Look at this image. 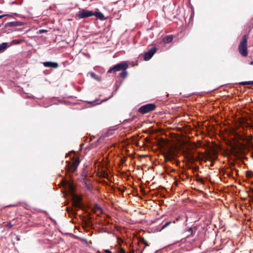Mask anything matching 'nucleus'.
I'll list each match as a JSON object with an SVG mask.
<instances>
[{"label":"nucleus","instance_id":"nucleus-9","mask_svg":"<svg viewBox=\"0 0 253 253\" xmlns=\"http://www.w3.org/2000/svg\"><path fill=\"white\" fill-rule=\"evenodd\" d=\"M183 155L189 162L194 161L195 160V158L190 151L187 150L184 151Z\"/></svg>","mask_w":253,"mask_h":253},{"label":"nucleus","instance_id":"nucleus-23","mask_svg":"<svg viewBox=\"0 0 253 253\" xmlns=\"http://www.w3.org/2000/svg\"><path fill=\"white\" fill-rule=\"evenodd\" d=\"M104 252L105 253H112V252L109 250H105Z\"/></svg>","mask_w":253,"mask_h":253},{"label":"nucleus","instance_id":"nucleus-21","mask_svg":"<svg viewBox=\"0 0 253 253\" xmlns=\"http://www.w3.org/2000/svg\"><path fill=\"white\" fill-rule=\"evenodd\" d=\"M132 121V119H126V120H125L124 122L125 123H130V122H131Z\"/></svg>","mask_w":253,"mask_h":253},{"label":"nucleus","instance_id":"nucleus-8","mask_svg":"<svg viewBox=\"0 0 253 253\" xmlns=\"http://www.w3.org/2000/svg\"><path fill=\"white\" fill-rule=\"evenodd\" d=\"M42 64L45 67L51 68L53 69H56L59 67V64L58 63L51 61L43 62L42 63Z\"/></svg>","mask_w":253,"mask_h":253},{"label":"nucleus","instance_id":"nucleus-4","mask_svg":"<svg viewBox=\"0 0 253 253\" xmlns=\"http://www.w3.org/2000/svg\"><path fill=\"white\" fill-rule=\"evenodd\" d=\"M156 105L153 103H149L141 106L138 110V112L141 114H145L154 111L156 109Z\"/></svg>","mask_w":253,"mask_h":253},{"label":"nucleus","instance_id":"nucleus-16","mask_svg":"<svg viewBox=\"0 0 253 253\" xmlns=\"http://www.w3.org/2000/svg\"><path fill=\"white\" fill-rule=\"evenodd\" d=\"M172 223H175V221H169V222H167L164 225H163V226L162 227V228L161 229V230L164 229L165 228H166V227L169 226Z\"/></svg>","mask_w":253,"mask_h":253},{"label":"nucleus","instance_id":"nucleus-18","mask_svg":"<svg viewBox=\"0 0 253 253\" xmlns=\"http://www.w3.org/2000/svg\"><path fill=\"white\" fill-rule=\"evenodd\" d=\"M249 149H250L251 150H252V153H251V157L252 158H253V145L252 144H250L249 146Z\"/></svg>","mask_w":253,"mask_h":253},{"label":"nucleus","instance_id":"nucleus-1","mask_svg":"<svg viewBox=\"0 0 253 253\" xmlns=\"http://www.w3.org/2000/svg\"><path fill=\"white\" fill-rule=\"evenodd\" d=\"M128 68V64L125 61H123L110 68L107 73L115 74L116 72L121 71L119 77L123 79H125L128 75L127 72L126 71Z\"/></svg>","mask_w":253,"mask_h":253},{"label":"nucleus","instance_id":"nucleus-30","mask_svg":"<svg viewBox=\"0 0 253 253\" xmlns=\"http://www.w3.org/2000/svg\"><path fill=\"white\" fill-rule=\"evenodd\" d=\"M67 212L70 213V211H69V208H67Z\"/></svg>","mask_w":253,"mask_h":253},{"label":"nucleus","instance_id":"nucleus-19","mask_svg":"<svg viewBox=\"0 0 253 253\" xmlns=\"http://www.w3.org/2000/svg\"><path fill=\"white\" fill-rule=\"evenodd\" d=\"M187 231L190 233V235H188V236H187V237H189L190 236H191V235H193V229H192V228H189V229H188V230H187Z\"/></svg>","mask_w":253,"mask_h":253},{"label":"nucleus","instance_id":"nucleus-7","mask_svg":"<svg viewBox=\"0 0 253 253\" xmlns=\"http://www.w3.org/2000/svg\"><path fill=\"white\" fill-rule=\"evenodd\" d=\"M175 154L172 151H169L164 154L165 161H172L174 159Z\"/></svg>","mask_w":253,"mask_h":253},{"label":"nucleus","instance_id":"nucleus-5","mask_svg":"<svg viewBox=\"0 0 253 253\" xmlns=\"http://www.w3.org/2000/svg\"><path fill=\"white\" fill-rule=\"evenodd\" d=\"M93 12L92 11L83 9L79 11L76 15L79 18L82 19L93 16Z\"/></svg>","mask_w":253,"mask_h":253},{"label":"nucleus","instance_id":"nucleus-6","mask_svg":"<svg viewBox=\"0 0 253 253\" xmlns=\"http://www.w3.org/2000/svg\"><path fill=\"white\" fill-rule=\"evenodd\" d=\"M157 48L156 47H153L148 51L146 52L144 54V59L145 61L148 60L152 58L154 53L156 52Z\"/></svg>","mask_w":253,"mask_h":253},{"label":"nucleus","instance_id":"nucleus-33","mask_svg":"<svg viewBox=\"0 0 253 253\" xmlns=\"http://www.w3.org/2000/svg\"><path fill=\"white\" fill-rule=\"evenodd\" d=\"M130 253H134V251H133V250L131 251L130 252Z\"/></svg>","mask_w":253,"mask_h":253},{"label":"nucleus","instance_id":"nucleus-24","mask_svg":"<svg viewBox=\"0 0 253 253\" xmlns=\"http://www.w3.org/2000/svg\"><path fill=\"white\" fill-rule=\"evenodd\" d=\"M47 32V31L45 30H40V33H44V32Z\"/></svg>","mask_w":253,"mask_h":253},{"label":"nucleus","instance_id":"nucleus-10","mask_svg":"<svg viewBox=\"0 0 253 253\" xmlns=\"http://www.w3.org/2000/svg\"><path fill=\"white\" fill-rule=\"evenodd\" d=\"M21 25V22L19 21H13L8 22L5 24V27H17Z\"/></svg>","mask_w":253,"mask_h":253},{"label":"nucleus","instance_id":"nucleus-22","mask_svg":"<svg viewBox=\"0 0 253 253\" xmlns=\"http://www.w3.org/2000/svg\"><path fill=\"white\" fill-rule=\"evenodd\" d=\"M13 226V225L11 224V223L10 222H9L6 225V227H8V228H11Z\"/></svg>","mask_w":253,"mask_h":253},{"label":"nucleus","instance_id":"nucleus-17","mask_svg":"<svg viewBox=\"0 0 253 253\" xmlns=\"http://www.w3.org/2000/svg\"><path fill=\"white\" fill-rule=\"evenodd\" d=\"M241 85L253 84V81L242 82L240 83Z\"/></svg>","mask_w":253,"mask_h":253},{"label":"nucleus","instance_id":"nucleus-20","mask_svg":"<svg viewBox=\"0 0 253 253\" xmlns=\"http://www.w3.org/2000/svg\"><path fill=\"white\" fill-rule=\"evenodd\" d=\"M118 253H126L125 250L123 248H121Z\"/></svg>","mask_w":253,"mask_h":253},{"label":"nucleus","instance_id":"nucleus-2","mask_svg":"<svg viewBox=\"0 0 253 253\" xmlns=\"http://www.w3.org/2000/svg\"><path fill=\"white\" fill-rule=\"evenodd\" d=\"M67 165L65 166V169L68 172H74L78 167L80 160L79 157H74L71 161H67Z\"/></svg>","mask_w":253,"mask_h":253},{"label":"nucleus","instance_id":"nucleus-11","mask_svg":"<svg viewBox=\"0 0 253 253\" xmlns=\"http://www.w3.org/2000/svg\"><path fill=\"white\" fill-rule=\"evenodd\" d=\"M93 16H95L97 19H99L101 20L106 19L104 15L100 12H93Z\"/></svg>","mask_w":253,"mask_h":253},{"label":"nucleus","instance_id":"nucleus-25","mask_svg":"<svg viewBox=\"0 0 253 253\" xmlns=\"http://www.w3.org/2000/svg\"><path fill=\"white\" fill-rule=\"evenodd\" d=\"M96 211H101V209L99 207H96Z\"/></svg>","mask_w":253,"mask_h":253},{"label":"nucleus","instance_id":"nucleus-15","mask_svg":"<svg viewBox=\"0 0 253 253\" xmlns=\"http://www.w3.org/2000/svg\"><path fill=\"white\" fill-rule=\"evenodd\" d=\"M139 241L144 244L145 245V247L143 248V250H144V249L145 248V247L146 246H149V244L148 243V242L144 238H140V240H139Z\"/></svg>","mask_w":253,"mask_h":253},{"label":"nucleus","instance_id":"nucleus-27","mask_svg":"<svg viewBox=\"0 0 253 253\" xmlns=\"http://www.w3.org/2000/svg\"><path fill=\"white\" fill-rule=\"evenodd\" d=\"M109 223V222H106L105 223H102V225H105Z\"/></svg>","mask_w":253,"mask_h":253},{"label":"nucleus","instance_id":"nucleus-34","mask_svg":"<svg viewBox=\"0 0 253 253\" xmlns=\"http://www.w3.org/2000/svg\"><path fill=\"white\" fill-rule=\"evenodd\" d=\"M70 187H71V190H73V188L72 186H70Z\"/></svg>","mask_w":253,"mask_h":253},{"label":"nucleus","instance_id":"nucleus-3","mask_svg":"<svg viewBox=\"0 0 253 253\" xmlns=\"http://www.w3.org/2000/svg\"><path fill=\"white\" fill-rule=\"evenodd\" d=\"M247 42V36L245 35L243 36L238 47L239 53L244 57L248 55Z\"/></svg>","mask_w":253,"mask_h":253},{"label":"nucleus","instance_id":"nucleus-12","mask_svg":"<svg viewBox=\"0 0 253 253\" xmlns=\"http://www.w3.org/2000/svg\"><path fill=\"white\" fill-rule=\"evenodd\" d=\"M173 40V36L172 35L167 36L164 39V41L166 43L170 42Z\"/></svg>","mask_w":253,"mask_h":253},{"label":"nucleus","instance_id":"nucleus-32","mask_svg":"<svg viewBox=\"0 0 253 253\" xmlns=\"http://www.w3.org/2000/svg\"><path fill=\"white\" fill-rule=\"evenodd\" d=\"M91 76H92V77H94V76H95V75L94 73H92V74H91Z\"/></svg>","mask_w":253,"mask_h":253},{"label":"nucleus","instance_id":"nucleus-26","mask_svg":"<svg viewBox=\"0 0 253 253\" xmlns=\"http://www.w3.org/2000/svg\"><path fill=\"white\" fill-rule=\"evenodd\" d=\"M232 171H230V173H227L228 176H231V175H232Z\"/></svg>","mask_w":253,"mask_h":253},{"label":"nucleus","instance_id":"nucleus-28","mask_svg":"<svg viewBox=\"0 0 253 253\" xmlns=\"http://www.w3.org/2000/svg\"><path fill=\"white\" fill-rule=\"evenodd\" d=\"M7 15H5V14H4V15H0V19L1 18H2V17H3L5 16H7Z\"/></svg>","mask_w":253,"mask_h":253},{"label":"nucleus","instance_id":"nucleus-14","mask_svg":"<svg viewBox=\"0 0 253 253\" xmlns=\"http://www.w3.org/2000/svg\"><path fill=\"white\" fill-rule=\"evenodd\" d=\"M73 205L75 208H81V204L79 199H77L74 201L73 202Z\"/></svg>","mask_w":253,"mask_h":253},{"label":"nucleus","instance_id":"nucleus-13","mask_svg":"<svg viewBox=\"0 0 253 253\" xmlns=\"http://www.w3.org/2000/svg\"><path fill=\"white\" fill-rule=\"evenodd\" d=\"M7 47V43L3 42L0 44V52L3 51Z\"/></svg>","mask_w":253,"mask_h":253},{"label":"nucleus","instance_id":"nucleus-29","mask_svg":"<svg viewBox=\"0 0 253 253\" xmlns=\"http://www.w3.org/2000/svg\"><path fill=\"white\" fill-rule=\"evenodd\" d=\"M72 211L73 212V214H75L76 213V211H74L73 209H72Z\"/></svg>","mask_w":253,"mask_h":253},{"label":"nucleus","instance_id":"nucleus-31","mask_svg":"<svg viewBox=\"0 0 253 253\" xmlns=\"http://www.w3.org/2000/svg\"><path fill=\"white\" fill-rule=\"evenodd\" d=\"M250 65H253V61L250 62Z\"/></svg>","mask_w":253,"mask_h":253}]
</instances>
